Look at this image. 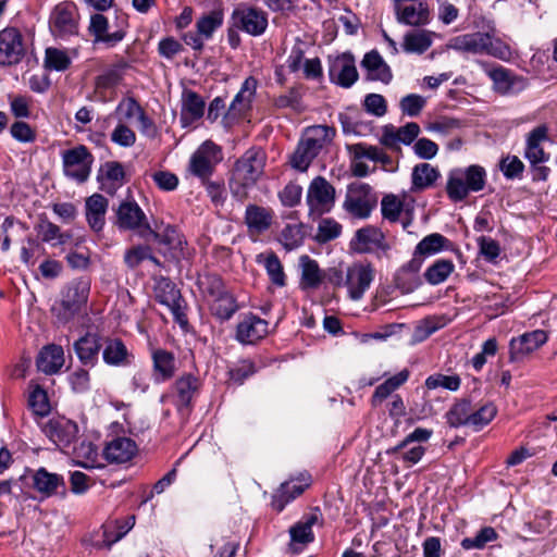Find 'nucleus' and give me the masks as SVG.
<instances>
[{
  "label": "nucleus",
  "instance_id": "f257e3e1",
  "mask_svg": "<svg viewBox=\"0 0 557 557\" xmlns=\"http://www.w3.org/2000/svg\"><path fill=\"white\" fill-rule=\"evenodd\" d=\"M267 156L261 148L248 149L236 162L230 188L239 201L247 198V189L255 186L263 174Z\"/></svg>",
  "mask_w": 557,
  "mask_h": 557
},
{
  "label": "nucleus",
  "instance_id": "f03ea898",
  "mask_svg": "<svg viewBox=\"0 0 557 557\" xmlns=\"http://www.w3.org/2000/svg\"><path fill=\"white\" fill-rule=\"evenodd\" d=\"M335 133V128L327 125L307 128L290 157L292 166L300 172L307 171L323 147L333 140Z\"/></svg>",
  "mask_w": 557,
  "mask_h": 557
},
{
  "label": "nucleus",
  "instance_id": "7ed1b4c3",
  "mask_svg": "<svg viewBox=\"0 0 557 557\" xmlns=\"http://www.w3.org/2000/svg\"><path fill=\"white\" fill-rule=\"evenodd\" d=\"M487 174L483 166L472 164L449 171L446 182V194L453 202L463 201L470 193L484 189Z\"/></svg>",
  "mask_w": 557,
  "mask_h": 557
},
{
  "label": "nucleus",
  "instance_id": "20e7f679",
  "mask_svg": "<svg viewBox=\"0 0 557 557\" xmlns=\"http://www.w3.org/2000/svg\"><path fill=\"white\" fill-rule=\"evenodd\" d=\"M113 211V224L120 231H134L141 237L147 235H153L154 237L158 236V234L151 228L146 213L133 198L122 200Z\"/></svg>",
  "mask_w": 557,
  "mask_h": 557
},
{
  "label": "nucleus",
  "instance_id": "39448f33",
  "mask_svg": "<svg viewBox=\"0 0 557 557\" xmlns=\"http://www.w3.org/2000/svg\"><path fill=\"white\" fill-rule=\"evenodd\" d=\"M258 79L248 76L242 84L240 89L231 101L227 110L224 112L222 124L231 128L239 122L248 119L252 111V103L256 99Z\"/></svg>",
  "mask_w": 557,
  "mask_h": 557
},
{
  "label": "nucleus",
  "instance_id": "423d86ee",
  "mask_svg": "<svg viewBox=\"0 0 557 557\" xmlns=\"http://www.w3.org/2000/svg\"><path fill=\"white\" fill-rule=\"evenodd\" d=\"M90 293V281L79 277L71 281L63 294L58 309L57 318L62 323H67L87 305Z\"/></svg>",
  "mask_w": 557,
  "mask_h": 557
},
{
  "label": "nucleus",
  "instance_id": "0eeeda50",
  "mask_svg": "<svg viewBox=\"0 0 557 557\" xmlns=\"http://www.w3.org/2000/svg\"><path fill=\"white\" fill-rule=\"evenodd\" d=\"M154 299L169 308L173 319L182 329L188 326V318L186 313L187 302L182 296L180 288L169 277L161 276L156 281Z\"/></svg>",
  "mask_w": 557,
  "mask_h": 557
},
{
  "label": "nucleus",
  "instance_id": "6e6552de",
  "mask_svg": "<svg viewBox=\"0 0 557 557\" xmlns=\"http://www.w3.org/2000/svg\"><path fill=\"white\" fill-rule=\"evenodd\" d=\"M222 159L221 148L213 141L206 140L190 156L187 171L200 182H205L212 176Z\"/></svg>",
  "mask_w": 557,
  "mask_h": 557
},
{
  "label": "nucleus",
  "instance_id": "1a4fd4ad",
  "mask_svg": "<svg viewBox=\"0 0 557 557\" xmlns=\"http://www.w3.org/2000/svg\"><path fill=\"white\" fill-rule=\"evenodd\" d=\"M336 191L334 186L323 176L314 177L307 189L306 202L309 215L321 218L329 213L335 206Z\"/></svg>",
  "mask_w": 557,
  "mask_h": 557
},
{
  "label": "nucleus",
  "instance_id": "9d476101",
  "mask_svg": "<svg viewBox=\"0 0 557 557\" xmlns=\"http://www.w3.org/2000/svg\"><path fill=\"white\" fill-rule=\"evenodd\" d=\"M110 28L109 20L103 14L95 13L90 16L88 33L94 37V44H104L108 48H112L121 42L127 33V16H117L114 30L110 32Z\"/></svg>",
  "mask_w": 557,
  "mask_h": 557
},
{
  "label": "nucleus",
  "instance_id": "9b49d317",
  "mask_svg": "<svg viewBox=\"0 0 557 557\" xmlns=\"http://www.w3.org/2000/svg\"><path fill=\"white\" fill-rule=\"evenodd\" d=\"M42 433L62 451H67L78 440L76 422L62 417H52L40 424Z\"/></svg>",
  "mask_w": 557,
  "mask_h": 557
},
{
  "label": "nucleus",
  "instance_id": "f8f14e48",
  "mask_svg": "<svg viewBox=\"0 0 557 557\" xmlns=\"http://www.w3.org/2000/svg\"><path fill=\"white\" fill-rule=\"evenodd\" d=\"M79 14L74 2L64 1L51 12L49 27L53 36L66 39L78 34Z\"/></svg>",
  "mask_w": 557,
  "mask_h": 557
},
{
  "label": "nucleus",
  "instance_id": "ddd939ff",
  "mask_svg": "<svg viewBox=\"0 0 557 557\" xmlns=\"http://www.w3.org/2000/svg\"><path fill=\"white\" fill-rule=\"evenodd\" d=\"M376 207V197L368 184L349 186L343 202V209L352 218L368 219Z\"/></svg>",
  "mask_w": 557,
  "mask_h": 557
},
{
  "label": "nucleus",
  "instance_id": "4468645a",
  "mask_svg": "<svg viewBox=\"0 0 557 557\" xmlns=\"http://www.w3.org/2000/svg\"><path fill=\"white\" fill-rule=\"evenodd\" d=\"M63 171L67 177L84 183L90 175L94 156L84 145L67 149L62 153Z\"/></svg>",
  "mask_w": 557,
  "mask_h": 557
},
{
  "label": "nucleus",
  "instance_id": "2eb2a0df",
  "mask_svg": "<svg viewBox=\"0 0 557 557\" xmlns=\"http://www.w3.org/2000/svg\"><path fill=\"white\" fill-rule=\"evenodd\" d=\"M25 54L24 38L20 29L8 26L0 30V66L16 65Z\"/></svg>",
  "mask_w": 557,
  "mask_h": 557
},
{
  "label": "nucleus",
  "instance_id": "dca6fc26",
  "mask_svg": "<svg viewBox=\"0 0 557 557\" xmlns=\"http://www.w3.org/2000/svg\"><path fill=\"white\" fill-rule=\"evenodd\" d=\"M329 77L331 83L343 88H350L358 81L359 74L351 52L329 58Z\"/></svg>",
  "mask_w": 557,
  "mask_h": 557
},
{
  "label": "nucleus",
  "instance_id": "f3484780",
  "mask_svg": "<svg viewBox=\"0 0 557 557\" xmlns=\"http://www.w3.org/2000/svg\"><path fill=\"white\" fill-rule=\"evenodd\" d=\"M485 73L493 82L494 90L503 96L513 95L527 87V79L513 74L509 69L502 65L485 67Z\"/></svg>",
  "mask_w": 557,
  "mask_h": 557
},
{
  "label": "nucleus",
  "instance_id": "a211bd4d",
  "mask_svg": "<svg viewBox=\"0 0 557 557\" xmlns=\"http://www.w3.org/2000/svg\"><path fill=\"white\" fill-rule=\"evenodd\" d=\"M547 339L548 336L544 330H534L511 338L509 342V361H522L530 354L543 346Z\"/></svg>",
  "mask_w": 557,
  "mask_h": 557
},
{
  "label": "nucleus",
  "instance_id": "6ab92c4d",
  "mask_svg": "<svg viewBox=\"0 0 557 557\" xmlns=\"http://www.w3.org/2000/svg\"><path fill=\"white\" fill-rule=\"evenodd\" d=\"M234 24L251 36L262 35L268 27V15L252 7H240L233 11Z\"/></svg>",
  "mask_w": 557,
  "mask_h": 557
},
{
  "label": "nucleus",
  "instance_id": "aec40b11",
  "mask_svg": "<svg viewBox=\"0 0 557 557\" xmlns=\"http://www.w3.org/2000/svg\"><path fill=\"white\" fill-rule=\"evenodd\" d=\"M30 479V486L40 494V499L52 497L59 493L62 496L66 495L65 481L61 474L49 472L41 467L32 471Z\"/></svg>",
  "mask_w": 557,
  "mask_h": 557
},
{
  "label": "nucleus",
  "instance_id": "412c9836",
  "mask_svg": "<svg viewBox=\"0 0 557 557\" xmlns=\"http://www.w3.org/2000/svg\"><path fill=\"white\" fill-rule=\"evenodd\" d=\"M420 134V126L416 122H409L401 127L392 124L383 127L380 144L392 151H400V144L411 145Z\"/></svg>",
  "mask_w": 557,
  "mask_h": 557
},
{
  "label": "nucleus",
  "instance_id": "4be33fe9",
  "mask_svg": "<svg viewBox=\"0 0 557 557\" xmlns=\"http://www.w3.org/2000/svg\"><path fill=\"white\" fill-rule=\"evenodd\" d=\"M373 278L374 269L370 263H356L349 267L345 277V286L348 289L349 297L354 300L361 299Z\"/></svg>",
  "mask_w": 557,
  "mask_h": 557
},
{
  "label": "nucleus",
  "instance_id": "5701e85b",
  "mask_svg": "<svg viewBox=\"0 0 557 557\" xmlns=\"http://www.w3.org/2000/svg\"><path fill=\"white\" fill-rule=\"evenodd\" d=\"M103 336L98 332H86L73 343V349L84 367L94 368L99 362Z\"/></svg>",
  "mask_w": 557,
  "mask_h": 557
},
{
  "label": "nucleus",
  "instance_id": "b1692460",
  "mask_svg": "<svg viewBox=\"0 0 557 557\" xmlns=\"http://www.w3.org/2000/svg\"><path fill=\"white\" fill-rule=\"evenodd\" d=\"M310 484L311 476L309 473H301L297 479L282 483L277 492L273 495V509L277 512L283 511L286 505L299 497Z\"/></svg>",
  "mask_w": 557,
  "mask_h": 557
},
{
  "label": "nucleus",
  "instance_id": "393cba45",
  "mask_svg": "<svg viewBox=\"0 0 557 557\" xmlns=\"http://www.w3.org/2000/svg\"><path fill=\"white\" fill-rule=\"evenodd\" d=\"M268 333V321L256 314L249 313L238 322L235 338L242 344L251 345L264 338Z\"/></svg>",
  "mask_w": 557,
  "mask_h": 557
},
{
  "label": "nucleus",
  "instance_id": "a878e982",
  "mask_svg": "<svg viewBox=\"0 0 557 557\" xmlns=\"http://www.w3.org/2000/svg\"><path fill=\"white\" fill-rule=\"evenodd\" d=\"M351 248L358 252H371L377 248L384 252L391 249L389 244L385 240L383 232L372 225L359 228L351 239Z\"/></svg>",
  "mask_w": 557,
  "mask_h": 557
},
{
  "label": "nucleus",
  "instance_id": "bb28decb",
  "mask_svg": "<svg viewBox=\"0 0 557 557\" xmlns=\"http://www.w3.org/2000/svg\"><path fill=\"white\" fill-rule=\"evenodd\" d=\"M394 10L397 22L407 26L422 27L431 21L429 4L423 1L410 4L395 3Z\"/></svg>",
  "mask_w": 557,
  "mask_h": 557
},
{
  "label": "nucleus",
  "instance_id": "cd10ccee",
  "mask_svg": "<svg viewBox=\"0 0 557 557\" xmlns=\"http://www.w3.org/2000/svg\"><path fill=\"white\" fill-rule=\"evenodd\" d=\"M152 376L156 383L172 380L177 371L175 355L164 348H151Z\"/></svg>",
  "mask_w": 557,
  "mask_h": 557
},
{
  "label": "nucleus",
  "instance_id": "c85d7f7f",
  "mask_svg": "<svg viewBox=\"0 0 557 557\" xmlns=\"http://www.w3.org/2000/svg\"><path fill=\"white\" fill-rule=\"evenodd\" d=\"M322 518L319 508H314L311 512L305 515L298 522L289 528L290 543L289 548L293 553H298L294 547L295 544L307 545L314 541L312 527Z\"/></svg>",
  "mask_w": 557,
  "mask_h": 557
},
{
  "label": "nucleus",
  "instance_id": "c756f323",
  "mask_svg": "<svg viewBox=\"0 0 557 557\" xmlns=\"http://www.w3.org/2000/svg\"><path fill=\"white\" fill-rule=\"evenodd\" d=\"M102 360L110 367H127L134 360V355L119 337L103 336Z\"/></svg>",
  "mask_w": 557,
  "mask_h": 557
},
{
  "label": "nucleus",
  "instance_id": "7c9ffc66",
  "mask_svg": "<svg viewBox=\"0 0 557 557\" xmlns=\"http://www.w3.org/2000/svg\"><path fill=\"white\" fill-rule=\"evenodd\" d=\"M361 67L366 71V78L368 81L389 84L393 79L389 65L376 50H371L364 54L361 61Z\"/></svg>",
  "mask_w": 557,
  "mask_h": 557
},
{
  "label": "nucleus",
  "instance_id": "2f4dec72",
  "mask_svg": "<svg viewBox=\"0 0 557 557\" xmlns=\"http://www.w3.org/2000/svg\"><path fill=\"white\" fill-rule=\"evenodd\" d=\"M206 102L203 98L191 89L182 92L181 124L183 127L191 125L205 114Z\"/></svg>",
  "mask_w": 557,
  "mask_h": 557
},
{
  "label": "nucleus",
  "instance_id": "473e14b6",
  "mask_svg": "<svg viewBox=\"0 0 557 557\" xmlns=\"http://www.w3.org/2000/svg\"><path fill=\"white\" fill-rule=\"evenodd\" d=\"M109 201L101 194H94L85 201V214L89 227L99 233L103 230L106 224V213L108 210Z\"/></svg>",
  "mask_w": 557,
  "mask_h": 557
},
{
  "label": "nucleus",
  "instance_id": "72a5a7b5",
  "mask_svg": "<svg viewBox=\"0 0 557 557\" xmlns=\"http://www.w3.org/2000/svg\"><path fill=\"white\" fill-rule=\"evenodd\" d=\"M548 139V127L546 125H539L533 128L527 138V147L524 157L531 164L544 163L548 160V154L545 153L542 141Z\"/></svg>",
  "mask_w": 557,
  "mask_h": 557
},
{
  "label": "nucleus",
  "instance_id": "f704fd0d",
  "mask_svg": "<svg viewBox=\"0 0 557 557\" xmlns=\"http://www.w3.org/2000/svg\"><path fill=\"white\" fill-rule=\"evenodd\" d=\"M36 363L38 370L45 374L51 375L58 373L64 364L63 347L55 344H49L42 347Z\"/></svg>",
  "mask_w": 557,
  "mask_h": 557
},
{
  "label": "nucleus",
  "instance_id": "c9c22d12",
  "mask_svg": "<svg viewBox=\"0 0 557 557\" xmlns=\"http://www.w3.org/2000/svg\"><path fill=\"white\" fill-rule=\"evenodd\" d=\"M199 387V379L191 373H185L175 381L174 391L178 410L188 409L191 406L193 398Z\"/></svg>",
  "mask_w": 557,
  "mask_h": 557
},
{
  "label": "nucleus",
  "instance_id": "e433bc0d",
  "mask_svg": "<svg viewBox=\"0 0 557 557\" xmlns=\"http://www.w3.org/2000/svg\"><path fill=\"white\" fill-rule=\"evenodd\" d=\"M136 443L129 437H116L107 444L103 454L108 461L123 463L136 453Z\"/></svg>",
  "mask_w": 557,
  "mask_h": 557
},
{
  "label": "nucleus",
  "instance_id": "4c0bfd02",
  "mask_svg": "<svg viewBox=\"0 0 557 557\" xmlns=\"http://www.w3.org/2000/svg\"><path fill=\"white\" fill-rule=\"evenodd\" d=\"M273 212L269 208L248 205L245 211V223L250 233L261 234L272 224Z\"/></svg>",
  "mask_w": 557,
  "mask_h": 557
},
{
  "label": "nucleus",
  "instance_id": "58836bf2",
  "mask_svg": "<svg viewBox=\"0 0 557 557\" xmlns=\"http://www.w3.org/2000/svg\"><path fill=\"white\" fill-rule=\"evenodd\" d=\"M129 64L125 60L117 61L95 78L96 89L102 91L117 87L123 82Z\"/></svg>",
  "mask_w": 557,
  "mask_h": 557
},
{
  "label": "nucleus",
  "instance_id": "ea45409f",
  "mask_svg": "<svg viewBox=\"0 0 557 557\" xmlns=\"http://www.w3.org/2000/svg\"><path fill=\"white\" fill-rule=\"evenodd\" d=\"M485 39L487 38L481 32L458 35L448 40L447 48L463 53L481 54Z\"/></svg>",
  "mask_w": 557,
  "mask_h": 557
},
{
  "label": "nucleus",
  "instance_id": "a19ab883",
  "mask_svg": "<svg viewBox=\"0 0 557 557\" xmlns=\"http://www.w3.org/2000/svg\"><path fill=\"white\" fill-rule=\"evenodd\" d=\"M441 177V173L437 168H434L430 163H419L412 169L411 173V189L420 191L428 189L436 183Z\"/></svg>",
  "mask_w": 557,
  "mask_h": 557
},
{
  "label": "nucleus",
  "instance_id": "79ce46f5",
  "mask_svg": "<svg viewBox=\"0 0 557 557\" xmlns=\"http://www.w3.org/2000/svg\"><path fill=\"white\" fill-rule=\"evenodd\" d=\"M434 34V32L428 29L406 33L401 44L403 50L407 53H424L432 46Z\"/></svg>",
  "mask_w": 557,
  "mask_h": 557
},
{
  "label": "nucleus",
  "instance_id": "37998d69",
  "mask_svg": "<svg viewBox=\"0 0 557 557\" xmlns=\"http://www.w3.org/2000/svg\"><path fill=\"white\" fill-rule=\"evenodd\" d=\"M472 411L471 400L467 397L456 399L445 413L446 423L450 428L469 426Z\"/></svg>",
  "mask_w": 557,
  "mask_h": 557
},
{
  "label": "nucleus",
  "instance_id": "c03bdc74",
  "mask_svg": "<svg viewBox=\"0 0 557 557\" xmlns=\"http://www.w3.org/2000/svg\"><path fill=\"white\" fill-rule=\"evenodd\" d=\"M409 375V370L404 369L397 374L385 380L375 388L371 397V405L373 407L379 406L383 400L388 398L396 389L404 385L408 381Z\"/></svg>",
  "mask_w": 557,
  "mask_h": 557
},
{
  "label": "nucleus",
  "instance_id": "a18cd8bd",
  "mask_svg": "<svg viewBox=\"0 0 557 557\" xmlns=\"http://www.w3.org/2000/svg\"><path fill=\"white\" fill-rule=\"evenodd\" d=\"M301 277L300 287L302 289H317L322 284L323 271L318 262L305 255L300 257Z\"/></svg>",
  "mask_w": 557,
  "mask_h": 557
},
{
  "label": "nucleus",
  "instance_id": "49530a36",
  "mask_svg": "<svg viewBox=\"0 0 557 557\" xmlns=\"http://www.w3.org/2000/svg\"><path fill=\"white\" fill-rule=\"evenodd\" d=\"M257 262L262 263L271 283L277 287H284L286 285V275L283 269V264L273 251L265 256L258 255Z\"/></svg>",
  "mask_w": 557,
  "mask_h": 557
},
{
  "label": "nucleus",
  "instance_id": "de8ad7c7",
  "mask_svg": "<svg viewBox=\"0 0 557 557\" xmlns=\"http://www.w3.org/2000/svg\"><path fill=\"white\" fill-rule=\"evenodd\" d=\"M237 310L236 299L228 290L222 293L221 296L212 298L210 311L220 321L230 320Z\"/></svg>",
  "mask_w": 557,
  "mask_h": 557
},
{
  "label": "nucleus",
  "instance_id": "09e8293b",
  "mask_svg": "<svg viewBox=\"0 0 557 557\" xmlns=\"http://www.w3.org/2000/svg\"><path fill=\"white\" fill-rule=\"evenodd\" d=\"M35 230L44 243H52L57 240L54 245L66 244L71 235L69 233H62L60 227L49 221L46 216H40L38 223L35 225Z\"/></svg>",
  "mask_w": 557,
  "mask_h": 557
},
{
  "label": "nucleus",
  "instance_id": "8fccbe9b",
  "mask_svg": "<svg viewBox=\"0 0 557 557\" xmlns=\"http://www.w3.org/2000/svg\"><path fill=\"white\" fill-rule=\"evenodd\" d=\"M497 407L493 401H486L476 409L472 407L469 428L474 432L483 430L497 416Z\"/></svg>",
  "mask_w": 557,
  "mask_h": 557
},
{
  "label": "nucleus",
  "instance_id": "3c124183",
  "mask_svg": "<svg viewBox=\"0 0 557 557\" xmlns=\"http://www.w3.org/2000/svg\"><path fill=\"white\" fill-rule=\"evenodd\" d=\"M223 10L215 9L199 17L196 22V28L198 34L208 40L213 36V33L223 25Z\"/></svg>",
  "mask_w": 557,
  "mask_h": 557
},
{
  "label": "nucleus",
  "instance_id": "603ef678",
  "mask_svg": "<svg viewBox=\"0 0 557 557\" xmlns=\"http://www.w3.org/2000/svg\"><path fill=\"white\" fill-rule=\"evenodd\" d=\"M455 264L448 259H438L424 272L425 281L431 285H438L445 282L454 272Z\"/></svg>",
  "mask_w": 557,
  "mask_h": 557
},
{
  "label": "nucleus",
  "instance_id": "864d4df0",
  "mask_svg": "<svg viewBox=\"0 0 557 557\" xmlns=\"http://www.w3.org/2000/svg\"><path fill=\"white\" fill-rule=\"evenodd\" d=\"M199 290L210 298L221 296L226 289L222 277L215 273L198 274L196 282Z\"/></svg>",
  "mask_w": 557,
  "mask_h": 557
},
{
  "label": "nucleus",
  "instance_id": "5fc2aeb1",
  "mask_svg": "<svg viewBox=\"0 0 557 557\" xmlns=\"http://www.w3.org/2000/svg\"><path fill=\"white\" fill-rule=\"evenodd\" d=\"M449 244V239L442 234L432 233L419 242V244L416 246V252L417 255H422L423 257L431 256L447 248Z\"/></svg>",
  "mask_w": 557,
  "mask_h": 557
},
{
  "label": "nucleus",
  "instance_id": "6e6d98bb",
  "mask_svg": "<svg viewBox=\"0 0 557 557\" xmlns=\"http://www.w3.org/2000/svg\"><path fill=\"white\" fill-rule=\"evenodd\" d=\"M482 35L487 38L483 40L484 47L482 48V53L492 55L503 61H508L511 58L512 52L509 45L499 38L493 37L490 33H482Z\"/></svg>",
  "mask_w": 557,
  "mask_h": 557
},
{
  "label": "nucleus",
  "instance_id": "4d7b16f0",
  "mask_svg": "<svg viewBox=\"0 0 557 557\" xmlns=\"http://www.w3.org/2000/svg\"><path fill=\"white\" fill-rule=\"evenodd\" d=\"M498 537L497 532L492 527L482 528L475 536L465 537L460 545L466 550L483 549L487 543L496 541Z\"/></svg>",
  "mask_w": 557,
  "mask_h": 557
},
{
  "label": "nucleus",
  "instance_id": "13d9d810",
  "mask_svg": "<svg viewBox=\"0 0 557 557\" xmlns=\"http://www.w3.org/2000/svg\"><path fill=\"white\" fill-rule=\"evenodd\" d=\"M71 58L67 52L49 47L45 51V67L48 70L64 72L71 66Z\"/></svg>",
  "mask_w": 557,
  "mask_h": 557
},
{
  "label": "nucleus",
  "instance_id": "bf43d9fd",
  "mask_svg": "<svg viewBox=\"0 0 557 557\" xmlns=\"http://www.w3.org/2000/svg\"><path fill=\"white\" fill-rule=\"evenodd\" d=\"M342 225L331 218L322 219L318 225L315 240L320 244H325L336 239L342 234Z\"/></svg>",
  "mask_w": 557,
  "mask_h": 557
},
{
  "label": "nucleus",
  "instance_id": "052dcab7",
  "mask_svg": "<svg viewBox=\"0 0 557 557\" xmlns=\"http://www.w3.org/2000/svg\"><path fill=\"white\" fill-rule=\"evenodd\" d=\"M461 379L458 374L445 375L442 373H435L426 377L425 386L429 389H435L443 387L445 389L456 392L460 388Z\"/></svg>",
  "mask_w": 557,
  "mask_h": 557
},
{
  "label": "nucleus",
  "instance_id": "680f3d73",
  "mask_svg": "<svg viewBox=\"0 0 557 557\" xmlns=\"http://www.w3.org/2000/svg\"><path fill=\"white\" fill-rule=\"evenodd\" d=\"M28 407L34 414L45 417L50 412V404L47 393L37 385L28 396Z\"/></svg>",
  "mask_w": 557,
  "mask_h": 557
},
{
  "label": "nucleus",
  "instance_id": "e2e57ef3",
  "mask_svg": "<svg viewBox=\"0 0 557 557\" xmlns=\"http://www.w3.org/2000/svg\"><path fill=\"white\" fill-rule=\"evenodd\" d=\"M499 170L507 180L521 178L524 164L517 156L507 154L500 159Z\"/></svg>",
  "mask_w": 557,
  "mask_h": 557
},
{
  "label": "nucleus",
  "instance_id": "0e129e2a",
  "mask_svg": "<svg viewBox=\"0 0 557 557\" xmlns=\"http://www.w3.org/2000/svg\"><path fill=\"white\" fill-rule=\"evenodd\" d=\"M71 389L75 394H86L90 391V373L85 368H77L67 376Z\"/></svg>",
  "mask_w": 557,
  "mask_h": 557
},
{
  "label": "nucleus",
  "instance_id": "69168bd1",
  "mask_svg": "<svg viewBox=\"0 0 557 557\" xmlns=\"http://www.w3.org/2000/svg\"><path fill=\"white\" fill-rule=\"evenodd\" d=\"M403 208L404 202L393 194L384 196L381 201L382 216L389 222L398 221Z\"/></svg>",
  "mask_w": 557,
  "mask_h": 557
},
{
  "label": "nucleus",
  "instance_id": "338daca9",
  "mask_svg": "<svg viewBox=\"0 0 557 557\" xmlns=\"http://www.w3.org/2000/svg\"><path fill=\"white\" fill-rule=\"evenodd\" d=\"M426 104L424 97L418 94H409L401 98L399 102L400 111L404 115L416 117Z\"/></svg>",
  "mask_w": 557,
  "mask_h": 557
},
{
  "label": "nucleus",
  "instance_id": "774afa93",
  "mask_svg": "<svg viewBox=\"0 0 557 557\" xmlns=\"http://www.w3.org/2000/svg\"><path fill=\"white\" fill-rule=\"evenodd\" d=\"M201 184L205 186L206 193L215 208L222 207L225 203L227 193L223 181H211L208 178L201 182Z\"/></svg>",
  "mask_w": 557,
  "mask_h": 557
}]
</instances>
